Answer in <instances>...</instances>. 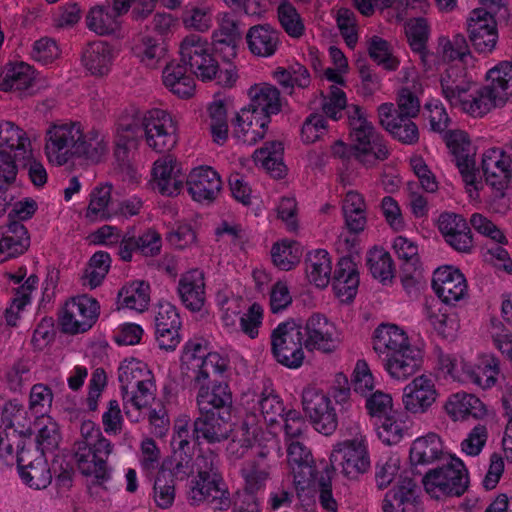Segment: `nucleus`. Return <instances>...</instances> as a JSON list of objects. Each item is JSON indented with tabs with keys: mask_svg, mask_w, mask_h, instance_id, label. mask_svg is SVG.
<instances>
[{
	"mask_svg": "<svg viewBox=\"0 0 512 512\" xmlns=\"http://www.w3.org/2000/svg\"><path fill=\"white\" fill-rule=\"evenodd\" d=\"M151 288L144 280L126 283L118 292V304L122 308L139 313L146 311L150 304Z\"/></svg>",
	"mask_w": 512,
	"mask_h": 512,
	"instance_id": "nucleus-44",
	"label": "nucleus"
},
{
	"mask_svg": "<svg viewBox=\"0 0 512 512\" xmlns=\"http://www.w3.org/2000/svg\"><path fill=\"white\" fill-rule=\"evenodd\" d=\"M331 281L335 295L342 302L355 298L360 280L357 264L351 257L344 256L338 260Z\"/></svg>",
	"mask_w": 512,
	"mask_h": 512,
	"instance_id": "nucleus-32",
	"label": "nucleus"
},
{
	"mask_svg": "<svg viewBox=\"0 0 512 512\" xmlns=\"http://www.w3.org/2000/svg\"><path fill=\"white\" fill-rule=\"evenodd\" d=\"M209 378L202 382H194L198 388L196 403L201 414L215 412V410L230 411L232 406V393L228 384L215 382L208 384Z\"/></svg>",
	"mask_w": 512,
	"mask_h": 512,
	"instance_id": "nucleus-31",
	"label": "nucleus"
},
{
	"mask_svg": "<svg viewBox=\"0 0 512 512\" xmlns=\"http://www.w3.org/2000/svg\"><path fill=\"white\" fill-rule=\"evenodd\" d=\"M469 40L479 54H490L498 42V29L495 17L482 8L474 9L467 19Z\"/></svg>",
	"mask_w": 512,
	"mask_h": 512,
	"instance_id": "nucleus-17",
	"label": "nucleus"
},
{
	"mask_svg": "<svg viewBox=\"0 0 512 512\" xmlns=\"http://www.w3.org/2000/svg\"><path fill=\"white\" fill-rule=\"evenodd\" d=\"M113 451L111 441H102L99 446L90 445L73 449L74 460L80 473L91 477L94 485L105 487L111 480L112 469L107 460Z\"/></svg>",
	"mask_w": 512,
	"mask_h": 512,
	"instance_id": "nucleus-11",
	"label": "nucleus"
},
{
	"mask_svg": "<svg viewBox=\"0 0 512 512\" xmlns=\"http://www.w3.org/2000/svg\"><path fill=\"white\" fill-rule=\"evenodd\" d=\"M270 254L274 266L289 271L300 262L302 249L297 241L284 239L273 244Z\"/></svg>",
	"mask_w": 512,
	"mask_h": 512,
	"instance_id": "nucleus-53",
	"label": "nucleus"
},
{
	"mask_svg": "<svg viewBox=\"0 0 512 512\" xmlns=\"http://www.w3.org/2000/svg\"><path fill=\"white\" fill-rule=\"evenodd\" d=\"M302 406L314 429L329 436L338 426V417L330 397L324 392L308 387L302 393Z\"/></svg>",
	"mask_w": 512,
	"mask_h": 512,
	"instance_id": "nucleus-14",
	"label": "nucleus"
},
{
	"mask_svg": "<svg viewBox=\"0 0 512 512\" xmlns=\"http://www.w3.org/2000/svg\"><path fill=\"white\" fill-rule=\"evenodd\" d=\"M287 462L293 474V483L298 497L315 476L313 458L309 449L299 440L287 442Z\"/></svg>",
	"mask_w": 512,
	"mask_h": 512,
	"instance_id": "nucleus-27",
	"label": "nucleus"
},
{
	"mask_svg": "<svg viewBox=\"0 0 512 512\" xmlns=\"http://www.w3.org/2000/svg\"><path fill=\"white\" fill-rule=\"evenodd\" d=\"M437 397L434 379L430 375L422 374L404 387L402 403L407 412L423 414L435 403Z\"/></svg>",
	"mask_w": 512,
	"mask_h": 512,
	"instance_id": "nucleus-21",
	"label": "nucleus"
},
{
	"mask_svg": "<svg viewBox=\"0 0 512 512\" xmlns=\"http://www.w3.org/2000/svg\"><path fill=\"white\" fill-rule=\"evenodd\" d=\"M175 481L165 469H160L154 481L153 499L161 509L172 506L175 500Z\"/></svg>",
	"mask_w": 512,
	"mask_h": 512,
	"instance_id": "nucleus-64",
	"label": "nucleus"
},
{
	"mask_svg": "<svg viewBox=\"0 0 512 512\" xmlns=\"http://www.w3.org/2000/svg\"><path fill=\"white\" fill-rule=\"evenodd\" d=\"M449 456L450 454L444 451L440 436L433 432L416 438L409 452V459L412 466L439 464Z\"/></svg>",
	"mask_w": 512,
	"mask_h": 512,
	"instance_id": "nucleus-34",
	"label": "nucleus"
},
{
	"mask_svg": "<svg viewBox=\"0 0 512 512\" xmlns=\"http://www.w3.org/2000/svg\"><path fill=\"white\" fill-rule=\"evenodd\" d=\"M305 273L310 284L324 289L332 279V259L325 249H315L307 253Z\"/></svg>",
	"mask_w": 512,
	"mask_h": 512,
	"instance_id": "nucleus-40",
	"label": "nucleus"
},
{
	"mask_svg": "<svg viewBox=\"0 0 512 512\" xmlns=\"http://www.w3.org/2000/svg\"><path fill=\"white\" fill-rule=\"evenodd\" d=\"M285 102L286 100L275 86L268 83H263L260 86L258 89V109L260 110L261 129L266 130L268 128L271 117L282 111Z\"/></svg>",
	"mask_w": 512,
	"mask_h": 512,
	"instance_id": "nucleus-49",
	"label": "nucleus"
},
{
	"mask_svg": "<svg viewBox=\"0 0 512 512\" xmlns=\"http://www.w3.org/2000/svg\"><path fill=\"white\" fill-rule=\"evenodd\" d=\"M342 212L345 219V225L350 233L359 234L367 224L366 202L362 194L357 191L346 193Z\"/></svg>",
	"mask_w": 512,
	"mask_h": 512,
	"instance_id": "nucleus-46",
	"label": "nucleus"
},
{
	"mask_svg": "<svg viewBox=\"0 0 512 512\" xmlns=\"http://www.w3.org/2000/svg\"><path fill=\"white\" fill-rule=\"evenodd\" d=\"M378 437L387 445L397 444L409 429L408 416L401 412H391L379 420Z\"/></svg>",
	"mask_w": 512,
	"mask_h": 512,
	"instance_id": "nucleus-51",
	"label": "nucleus"
},
{
	"mask_svg": "<svg viewBox=\"0 0 512 512\" xmlns=\"http://www.w3.org/2000/svg\"><path fill=\"white\" fill-rule=\"evenodd\" d=\"M112 185L105 183L94 187L90 193L86 217L92 221L108 220L112 217L111 203Z\"/></svg>",
	"mask_w": 512,
	"mask_h": 512,
	"instance_id": "nucleus-54",
	"label": "nucleus"
},
{
	"mask_svg": "<svg viewBox=\"0 0 512 512\" xmlns=\"http://www.w3.org/2000/svg\"><path fill=\"white\" fill-rule=\"evenodd\" d=\"M177 294L186 309L191 312L201 311L206 303L204 272L194 268L183 273L178 281Z\"/></svg>",
	"mask_w": 512,
	"mask_h": 512,
	"instance_id": "nucleus-28",
	"label": "nucleus"
},
{
	"mask_svg": "<svg viewBox=\"0 0 512 512\" xmlns=\"http://www.w3.org/2000/svg\"><path fill=\"white\" fill-rule=\"evenodd\" d=\"M380 125L391 137L404 145H414L419 141V129L412 120L414 117L398 115L393 103H382L378 107Z\"/></svg>",
	"mask_w": 512,
	"mask_h": 512,
	"instance_id": "nucleus-20",
	"label": "nucleus"
},
{
	"mask_svg": "<svg viewBox=\"0 0 512 512\" xmlns=\"http://www.w3.org/2000/svg\"><path fill=\"white\" fill-rule=\"evenodd\" d=\"M272 352L281 365L299 368L305 358L302 326L295 321L281 323L271 335Z\"/></svg>",
	"mask_w": 512,
	"mask_h": 512,
	"instance_id": "nucleus-9",
	"label": "nucleus"
},
{
	"mask_svg": "<svg viewBox=\"0 0 512 512\" xmlns=\"http://www.w3.org/2000/svg\"><path fill=\"white\" fill-rule=\"evenodd\" d=\"M305 337L304 347L308 351H318L324 354H332L341 345V333L336 325L325 315L312 314L302 327Z\"/></svg>",
	"mask_w": 512,
	"mask_h": 512,
	"instance_id": "nucleus-15",
	"label": "nucleus"
},
{
	"mask_svg": "<svg viewBox=\"0 0 512 512\" xmlns=\"http://www.w3.org/2000/svg\"><path fill=\"white\" fill-rule=\"evenodd\" d=\"M444 140L451 153L452 161L455 162L466 185L467 192L470 196H473L474 192L478 196L481 181L477 179L475 152L468 134L461 130H451L445 133Z\"/></svg>",
	"mask_w": 512,
	"mask_h": 512,
	"instance_id": "nucleus-10",
	"label": "nucleus"
},
{
	"mask_svg": "<svg viewBox=\"0 0 512 512\" xmlns=\"http://www.w3.org/2000/svg\"><path fill=\"white\" fill-rule=\"evenodd\" d=\"M372 344L385 371L395 380H407L423 365L422 349L412 345L407 333L395 324L379 325L373 333Z\"/></svg>",
	"mask_w": 512,
	"mask_h": 512,
	"instance_id": "nucleus-2",
	"label": "nucleus"
},
{
	"mask_svg": "<svg viewBox=\"0 0 512 512\" xmlns=\"http://www.w3.org/2000/svg\"><path fill=\"white\" fill-rule=\"evenodd\" d=\"M34 69L25 62H10L0 74V90L22 91L32 85Z\"/></svg>",
	"mask_w": 512,
	"mask_h": 512,
	"instance_id": "nucleus-45",
	"label": "nucleus"
},
{
	"mask_svg": "<svg viewBox=\"0 0 512 512\" xmlns=\"http://www.w3.org/2000/svg\"><path fill=\"white\" fill-rule=\"evenodd\" d=\"M463 372L465 375L463 381H468L484 390L489 389L497 382L500 361L496 356L486 354L478 359L477 364L464 365Z\"/></svg>",
	"mask_w": 512,
	"mask_h": 512,
	"instance_id": "nucleus-38",
	"label": "nucleus"
},
{
	"mask_svg": "<svg viewBox=\"0 0 512 512\" xmlns=\"http://www.w3.org/2000/svg\"><path fill=\"white\" fill-rule=\"evenodd\" d=\"M17 468L22 482L31 489L41 490L51 484L49 463L38 450L22 448L17 454Z\"/></svg>",
	"mask_w": 512,
	"mask_h": 512,
	"instance_id": "nucleus-18",
	"label": "nucleus"
},
{
	"mask_svg": "<svg viewBox=\"0 0 512 512\" xmlns=\"http://www.w3.org/2000/svg\"><path fill=\"white\" fill-rule=\"evenodd\" d=\"M217 304L221 309V319L228 328H235L239 318L241 330L252 339L256 337V303L248 307V312L239 317L243 308L247 306L242 297L229 295L227 292H219L216 296Z\"/></svg>",
	"mask_w": 512,
	"mask_h": 512,
	"instance_id": "nucleus-19",
	"label": "nucleus"
},
{
	"mask_svg": "<svg viewBox=\"0 0 512 512\" xmlns=\"http://www.w3.org/2000/svg\"><path fill=\"white\" fill-rule=\"evenodd\" d=\"M217 456L212 452L198 455L194 461L197 472L188 485L187 498L191 505L209 502L214 510L225 511L231 506L230 493L216 468Z\"/></svg>",
	"mask_w": 512,
	"mask_h": 512,
	"instance_id": "nucleus-5",
	"label": "nucleus"
},
{
	"mask_svg": "<svg viewBox=\"0 0 512 512\" xmlns=\"http://www.w3.org/2000/svg\"><path fill=\"white\" fill-rule=\"evenodd\" d=\"M209 51L211 48L207 39L196 34L186 36L179 47L181 61L189 68L197 64Z\"/></svg>",
	"mask_w": 512,
	"mask_h": 512,
	"instance_id": "nucleus-61",
	"label": "nucleus"
},
{
	"mask_svg": "<svg viewBox=\"0 0 512 512\" xmlns=\"http://www.w3.org/2000/svg\"><path fill=\"white\" fill-rule=\"evenodd\" d=\"M38 282V277L32 274L24 281V283L15 289V294L4 313V317L8 325H17L22 312L31 304V295L37 289Z\"/></svg>",
	"mask_w": 512,
	"mask_h": 512,
	"instance_id": "nucleus-47",
	"label": "nucleus"
},
{
	"mask_svg": "<svg viewBox=\"0 0 512 512\" xmlns=\"http://www.w3.org/2000/svg\"><path fill=\"white\" fill-rule=\"evenodd\" d=\"M367 266L375 279L387 285L394 278V264L391 255L383 249L370 250L367 255Z\"/></svg>",
	"mask_w": 512,
	"mask_h": 512,
	"instance_id": "nucleus-57",
	"label": "nucleus"
},
{
	"mask_svg": "<svg viewBox=\"0 0 512 512\" xmlns=\"http://www.w3.org/2000/svg\"><path fill=\"white\" fill-rule=\"evenodd\" d=\"M258 409L266 425L258 432V486L271 477L277 469L283 452L278 433L281 430L280 419L284 411L283 403L277 395L262 392Z\"/></svg>",
	"mask_w": 512,
	"mask_h": 512,
	"instance_id": "nucleus-3",
	"label": "nucleus"
},
{
	"mask_svg": "<svg viewBox=\"0 0 512 512\" xmlns=\"http://www.w3.org/2000/svg\"><path fill=\"white\" fill-rule=\"evenodd\" d=\"M110 264L111 258L108 253L103 251L94 253L82 277L83 286L89 287L90 289L99 286L107 275Z\"/></svg>",
	"mask_w": 512,
	"mask_h": 512,
	"instance_id": "nucleus-62",
	"label": "nucleus"
},
{
	"mask_svg": "<svg viewBox=\"0 0 512 512\" xmlns=\"http://www.w3.org/2000/svg\"><path fill=\"white\" fill-rule=\"evenodd\" d=\"M117 52L104 41L90 43L84 50L82 62L84 67L95 76H103L110 71Z\"/></svg>",
	"mask_w": 512,
	"mask_h": 512,
	"instance_id": "nucleus-41",
	"label": "nucleus"
},
{
	"mask_svg": "<svg viewBox=\"0 0 512 512\" xmlns=\"http://www.w3.org/2000/svg\"><path fill=\"white\" fill-rule=\"evenodd\" d=\"M350 138L353 143L355 159L366 167H372L379 161L389 158L391 152L388 142L367 120L366 113L359 105L348 110Z\"/></svg>",
	"mask_w": 512,
	"mask_h": 512,
	"instance_id": "nucleus-6",
	"label": "nucleus"
},
{
	"mask_svg": "<svg viewBox=\"0 0 512 512\" xmlns=\"http://www.w3.org/2000/svg\"><path fill=\"white\" fill-rule=\"evenodd\" d=\"M86 25L90 31L98 35H116L121 30L122 20L109 5H98L89 10Z\"/></svg>",
	"mask_w": 512,
	"mask_h": 512,
	"instance_id": "nucleus-42",
	"label": "nucleus"
},
{
	"mask_svg": "<svg viewBox=\"0 0 512 512\" xmlns=\"http://www.w3.org/2000/svg\"><path fill=\"white\" fill-rule=\"evenodd\" d=\"M98 313V302L87 295H80L65 303L60 325L65 333H82L92 327Z\"/></svg>",
	"mask_w": 512,
	"mask_h": 512,
	"instance_id": "nucleus-16",
	"label": "nucleus"
},
{
	"mask_svg": "<svg viewBox=\"0 0 512 512\" xmlns=\"http://www.w3.org/2000/svg\"><path fill=\"white\" fill-rule=\"evenodd\" d=\"M181 165L172 155L158 158L152 166L151 184L160 194L176 196L183 188Z\"/></svg>",
	"mask_w": 512,
	"mask_h": 512,
	"instance_id": "nucleus-24",
	"label": "nucleus"
},
{
	"mask_svg": "<svg viewBox=\"0 0 512 512\" xmlns=\"http://www.w3.org/2000/svg\"><path fill=\"white\" fill-rule=\"evenodd\" d=\"M444 408L453 421L466 420L470 417L480 419L486 415L483 402L475 395L466 392L450 395Z\"/></svg>",
	"mask_w": 512,
	"mask_h": 512,
	"instance_id": "nucleus-39",
	"label": "nucleus"
},
{
	"mask_svg": "<svg viewBox=\"0 0 512 512\" xmlns=\"http://www.w3.org/2000/svg\"><path fill=\"white\" fill-rule=\"evenodd\" d=\"M425 491L434 499L460 497L469 486V473L462 460L450 455L429 469L422 478Z\"/></svg>",
	"mask_w": 512,
	"mask_h": 512,
	"instance_id": "nucleus-7",
	"label": "nucleus"
},
{
	"mask_svg": "<svg viewBox=\"0 0 512 512\" xmlns=\"http://www.w3.org/2000/svg\"><path fill=\"white\" fill-rule=\"evenodd\" d=\"M251 102L237 113L234 123V136L241 142L254 144L256 142V130L253 127L256 119V96H250Z\"/></svg>",
	"mask_w": 512,
	"mask_h": 512,
	"instance_id": "nucleus-56",
	"label": "nucleus"
},
{
	"mask_svg": "<svg viewBox=\"0 0 512 512\" xmlns=\"http://www.w3.org/2000/svg\"><path fill=\"white\" fill-rule=\"evenodd\" d=\"M0 147L9 149L17 160L29 153L32 143L26 132L10 121L0 122Z\"/></svg>",
	"mask_w": 512,
	"mask_h": 512,
	"instance_id": "nucleus-50",
	"label": "nucleus"
},
{
	"mask_svg": "<svg viewBox=\"0 0 512 512\" xmlns=\"http://www.w3.org/2000/svg\"><path fill=\"white\" fill-rule=\"evenodd\" d=\"M164 86L180 98H190L195 92L194 78L187 74L186 67L180 63L171 62L163 70Z\"/></svg>",
	"mask_w": 512,
	"mask_h": 512,
	"instance_id": "nucleus-43",
	"label": "nucleus"
},
{
	"mask_svg": "<svg viewBox=\"0 0 512 512\" xmlns=\"http://www.w3.org/2000/svg\"><path fill=\"white\" fill-rule=\"evenodd\" d=\"M241 30L237 20L227 12L217 15V28L212 33V43L217 51L225 50L224 58L229 60L236 56Z\"/></svg>",
	"mask_w": 512,
	"mask_h": 512,
	"instance_id": "nucleus-35",
	"label": "nucleus"
},
{
	"mask_svg": "<svg viewBox=\"0 0 512 512\" xmlns=\"http://www.w3.org/2000/svg\"><path fill=\"white\" fill-rule=\"evenodd\" d=\"M211 8L203 3H188L182 13V23L188 29L206 32L212 26Z\"/></svg>",
	"mask_w": 512,
	"mask_h": 512,
	"instance_id": "nucleus-60",
	"label": "nucleus"
},
{
	"mask_svg": "<svg viewBox=\"0 0 512 512\" xmlns=\"http://www.w3.org/2000/svg\"><path fill=\"white\" fill-rule=\"evenodd\" d=\"M108 151L107 134L79 120H56L49 123L44 131L43 152L53 167H64L76 161L96 164Z\"/></svg>",
	"mask_w": 512,
	"mask_h": 512,
	"instance_id": "nucleus-1",
	"label": "nucleus"
},
{
	"mask_svg": "<svg viewBox=\"0 0 512 512\" xmlns=\"http://www.w3.org/2000/svg\"><path fill=\"white\" fill-rule=\"evenodd\" d=\"M491 85L479 89L475 94H470L459 106L465 112L475 117H481L493 107L503 105Z\"/></svg>",
	"mask_w": 512,
	"mask_h": 512,
	"instance_id": "nucleus-52",
	"label": "nucleus"
},
{
	"mask_svg": "<svg viewBox=\"0 0 512 512\" xmlns=\"http://www.w3.org/2000/svg\"><path fill=\"white\" fill-rule=\"evenodd\" d=\"M233 431L230 411L201 414L194 422V433L209 443L226 440Z\"/></svg>",
	"mask_w": 512,
	"mask_h": 512,
	"instance_id": "nucleus-33",
	"label": "nucleus"
},
{
	"mask_svg": "<svg viewBox=\"0 0 512 512\" xmlns=\"http://www.w3.org/2000/svg\"><path fill=\"white\" fill-rule=\"evenodd\" d=\"M420 502V487L408 476H401L397 484L390 489L382 501L383 512H407L416 508Z\"/></svg>",
	"mask_w": 512,
	"mask_h": 512,
	"instance_id": "nucleus-29",
	"label": "nucleus"
},
{
	"mask_svg": "<svg viewBox=\"0 0 512 512\" xmlns=\"http://www.w3.org/2000/svg\"><path fill=\"white\" fill-rule=\"evenodd\" d=\"M283 156L284 146L281 141L265 142L264 146L258 149V161H261L262 167L274 179H283L287 175Z\"/></svg>",
	"mask_w": 512,
	"mask_h": 512,
	"instance_id": "nucleus-48",
	"label": "nucleus"
},
{
	"mask_svg": "<svg viewBox=\"0 0 512 512\" xmlns=\"http://www.w3.org/2000/svg\"><path fill=\"white\" fill-rule=\"evenodd\" d=\"M330 473L337 469L348 479H357L370 468V457L364 440H349L337 445L330 456Z\"/></svg>",
	"mask_w": 512,
	"mask_h": 512,
	"instance_id": "nucleus-12",
	"label": "nucleus"
},
{
	"mask_svg": "<svg viewBox=\"0 0 512 512\" xmlns=\"http://www.w3.org/2000/svg\"><path fill=\"white\" fill-rule=\"evenodd\" d=\"M406 36L412 51L418 54L421 62L426 65L431 56L427 50L429 27L426 19L416 18L411 20L406 27Z\"/></svg>",
	"mask_w": 512,
	"mask_h": 512,
	"instance_id": "nucleus-55",
	"label": "nucleus"
},
{
	"mask_svg": "<svg viewBox=\"0 0 512 512\" xmlns=\"http://www.w3.org/2000/svg\"><path fill=\"white\" fill-rule=\"evenodd\" d=\"M441 91L451 106L459 107L474 86L463 65H450L441 75Z\"/></svg>",
	"mask_w": 512,
	"mask_h": 512,
	"instance_id": "nucleus-30",
	"label": "nucleus"
},
{
	"mask_svg": "<svg viewBox=\"0 0 512 512\" xmlns=\"http://www.w3.org/2000/svg\"><path fill=\"white\" fill-rule=\"evenodd\" d=\"M352 105H350L351 107ZM321 108L323 116L333 121H338L343 117L345 109L349 110L347 105L346 93L337 85H331L326 95H322Z\"/></svg>",
	"mask_w": 512,
	"mask_h": 512,
	"instance_id": "nucleus-63",
	"label": "nucleus"
},
{
	"mask_svg": "<svg viewBox=\"0 0 512 512\" xmlns=\"http://www.w3.org/2000/svg\"><path fill=\"white\" fill-rule=\"evenodd\" d=\"M142 115L135 109L122 115L116 126L115 154L118 159L124 160L128 151L135 147L138 132L141 127Z\"/></svg>",
	"mask_w": 512,
	"mask_h": 512,
	"instance_id": "nucleus-37",
	"label": "nucleus"
},
{
	"mask_svg": "<svg viewBox=\"0 0 512 512\" xmlns=\"http://www.w3.org/2000/svg\"><path fill=\"white\" fill-rule=\"evenodd\" d=\"M30 239L25 226L11 221L0 228V263L23 254L29 247Z\"/></svg>",
	"mask_w": 512,
	"mask_h": 512,
	"instance_id": "nucleus-36",
	"label": "nucleus"
},
{
	"mask_svg": "<svg viewBox=\"0 0 512 512\" xmlns=\"http://www.w3.org/2000/svg\"><path fill=\"white\" fill-rule=\"evenodd\" d=\"M125 414L132 422H138L142 409L155 398L154 375L148 365L136 358H125L118 368Z\"/></svg>",
	"mask_w": 512,
	"mask_h": 512,
	"instance_id": "nucleus-4",
	"label": "nucleus"
},
{
	"mask_svg": "<svg viewBox=\"0 0 512 512\" xmlns=\"http://www.w3.org/2000/svg\"><path fill=\"white\" fill-rule=\"evenodd\" d=\"M438 228L445 242L455 251L469 254L474 249L470 224L462 215L442 213L439 216Z\"/></svg>",
	"mask_w": 512,
	"mask_h": 512,
	"instance_id": "nucleus-23",
	"label": "nucleus"
},
{
	"mask_svg": "<svg viewBox=\"0 0 512 512\" xmlns=\"http://www.w3.org/2000/svg\"><path fill=\"white\" fill-rule=\"evenodd\" d=\"M141 128L147 146L156 152L172 150L178 142V122L163 109H150L142 114Z\"/></svg>",
	"mask_w": 512,
	"mask_h": 512,
	"instance_id": "nucleus-8",
	"label": "nucleus"
},
{
	"mask_svg": "<svg viewBox=\"0 0 512 512\" xmlns=\"http://www.w3.org/2000/svg\"><path fill=\"white\" fill-rule=\"evenodd\" d=\"M186 184L191 198L202 204L212 203L222 189L220 175L210 166L193 168L187 176Z\"/></svg>",
	"mask_w": 512,
	"mask_h": 512,
	"instance_id": "nucleus-22",
	"label": "nucleus"
},
{
	"mask_svg": "<svg viewBox=\"0 0 512 512\" xmlns=\"http://www.w3.org/2000/svg\"><path fill=\"white\" fill-rule=\"evenodd\" d=\"M244 485L236 493L234 512H256V471L242 469Z\"/></svg>",
	"mask_w": 512,
	"mask_h": 512,
	"instance_id": "nucleus-59",
	"label": "nucleus"
},
{
	"mask_svg": "<svg viewBox=\"0 0 512 512\" xmlns=\"http://www.w3.org/2000/svg\"><path fill=\"white\" fill-rule=\"evenodd\" d=\"M490 85L496 92L500 103H505L512 97V62L503 61L487 73Z\"/></svg>",
	"mask_w": 512,
	"mask_h": 512,
	"instance_id": "nucleus-58",
	"label": "nucleus"
},
{
	"mask_svg": "<svg viewBox=\"0 0 512 512\" xmlns=\"http://www.w3.org/2000/svg\"><path fill=\"white\" fill-rule=\"evenodd\" d=\"M482 170L488 185L503 195L512 176V158L502 148L487 149L482 156Z\"/></svg>",
	"mask_w": 512,
	"mask_h": 512,
	"instance_id": "nucleus-25",
	"label": "nucleus"
},
{
	"mask_svg": "<svg viewBox=\"0 0 512 512\" xmlns=\"http://www.w3.org/2000/svg\"><path fill=\"white\" fill-rule=\"evenodd\" d=\"M183 361L192 373L193 382H202L210 378L211 374L223 375L229 364L227 357L219 352L206 353V348L199 340L185 344Z\"/></svg>",
	"mask_w": 512,
	"mask_h": 512,
	"instance_id": "nucleus-13",
	"label": "nucleus"
},
{
	"mask_svg": "<svg viewBox=\"0 0 512 512\" xmlns=\"http://www.w3.org/2000/svg\"><path fill=\"white\" fill-rule=\"evenodd\" d=\"M432 288L445 304L454 305L467 295L464 275L452 266H443L433 273Z\"/></svg>",
	"mask_w": 512,
	"mask_h": 512,
	"instance_id": "nucleus-26",
	"label": "nucleus"
}]
</instances>
